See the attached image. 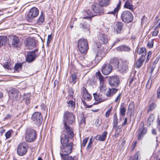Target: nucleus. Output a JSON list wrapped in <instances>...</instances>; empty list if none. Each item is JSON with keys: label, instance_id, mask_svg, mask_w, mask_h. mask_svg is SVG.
I'll use <instances>...</instances> for the list:
<instances>
[{"label": "nucleus", "instance_id": "obj_13", "mask_svg": "<svg viewBox=\"0 0 160 160\" xmlns=\"http://www.w3.org/2000/svg\"><path fill=\"white\" fill-rule=\"evenodd\" d=\"M10 92V98L13 101H18L20 99L21 95L18 90L13 88L11 90Z\"/></svg>", "mask_w": 160, "mask_h": 160}, {"label": "nucleus", "instance_id": "obj_60", "mask_svg": "<svg viewBox=\"0 0 160 160\" xmlns=\"http://www.w3.org/2000/svg\"><path fill=\"white\" fill-rule=\"evenodd\" d=\"M52 39V35H49L48 36V38L47 39V44L50 43L51 40Z\"/></svg>", "mask_w": 160, "mask_h": 160}, {"label": "nucleus", "instance_id": "obj_63", "mask_svg": "<svg viewBox=\"0 0 160 160\" xmlns=\"http://www.w3.org/2000/svg\"><path fill=\"white\" fill-rule=\"evenodd\" d=\"M158 33V30H155V31L153 32L152 34V36H156L157 35Z\"/></svg>", "mask_w": 160, "mask_h": 160}, {"label": "nucleus", "instance_id": "obj_55", "mask_svg": "<svg viewBox=\"0 0 160 160\" xmlns=\"http://www.w3.org/2000/svg\"><path fill=\"white\" fill-rule=\"evenodd\" d=\"M101 122L99 121L98 119H96L95 122V124L97 127H98L101 124Z\"/></svg>", "mask_w": 160, "mask_h": 160}, {"label": "nucleus", "instance_id": "obj_27", "mask_svg": "<svg viewBox=\"0 0 160 160\" xmlns=\"http://www.w3.org/2000/svg\"><path fill=\"white\" fill-rule=\"evenodd\" d=\"M123 23L121 22H118L117 23L116 29L117 33H120L121 31L123 29Z\"/></svg>", "mask_w": 160, "mask_h": 160}, {"label": "nucleus", "instance_id": "obj_59", "mask_svg": "<svg viewBox=\"0 0 160 160\" xmlns=\"http://www.w3.org/2000/svg\"><path fill=\"white\" fill-rule=\"evenodd\" d=\"M94 138H96V140H99L100 141H103L102 140H101L102 138H101V135H98Z\"/></svg>", "mask_w": 160, "mask_h": 160}, {"label": "nucleus", "instance_id": "obj_39", "mask_svg": "<svg viewBox=\"0 0 160 160\" xmlns=\"http://www.w3.org/2000/svg\"><path fill=\"white\" fill-rule=\"evenodd\" d=\"M22 64L21 63L16 64L14 66V69L16 71L18 72L22 69Z\"/></svg>", "mask_w": 160, "mask_h": 160}, {"label": "nucleus", "instance_id": "obj_51", "mask_svg": "<svg viewBox=\"0 0 160 160\" xmlns=\"http://www.w3.org/2000/svg\"><path fill=\"white\" fill-rule=\"evenodd\" d=\"M68 92H69V95L71 97H72L74 93V91L71 88H70L68 89Z\"/></svg>", "mask_w": 160, "mask_h": 160}, {"label": "nucleus", "instance_id": "obj_31", "mask_svg": "<svg viewBox=\"0 0 160 160\" xmlns=\"http://www.w3.org/2000/svg\"><path fill=\"white\" fill-rule=\"evenodd\" d=\"M121 4V1L119 0L118 3L117 5V7L114 9L113 11L108 12V13L112 14L115 15L116 13H117V16L118 12V11L120 9Z\"/></svg>", "mask_w": 160, "mask_h": 160}, {"label": "nucleus", "instance_id": "obj_40", "mask_svg": "<svg viewBox=\"0 0 160 160\" xmlns=\"http://www.w3.org/2000/svg\"><path fill=\"white\" fill-rule=\"evenodd\" d=\"M126 111V108L124 107H121L120 108V115H122V116H124L125 114V112Z\"/></svg>", "mask_w": 160, "mask_h": 160}, {"label": "nucleus", "instance_id": "obj_12", "mask_svg": "<svg viewBox=\"0 0 160 160\" xmlns=\"http://www.w3.org/2000/svg\"><path fill=\"white\" fill-rule=\"evenodd\" d=\"M28 146L25 143H22L20 144L17 148V152L20 156L25 155L27 152Z\"/></svg>", "mask_w": 160, "mask_h": 160}, {"label": "nucleus", "instance_id": "obj_32", "mask_svg": "<svg viewBox=\"0 0 160 160\" xmlns=\"http://www.w3.org/2000/svg\"><path fill=\"white\" fill-rule=\"evenodd\" d=\"M154 120V115L153 114H151L149 117L147 121V125L148 126H150L152 124Z\"/></svg>", "mask_w": 160, "mask_h": 160}, {"label": "nucleus", "instance_id": "obj_6", "mask_svg": "<svg viewBox=\"0 0 160 160\" xmlns=\"http://www.w3.org/2000/svg\"><path fill=\"white\" fill-rule=\"evenodd\" d=\"M121 18L123 22L128 23L132 21L133 17L131 12L127 10H125L122 12Z\"/></svg>", "mask_w": 160, "mask_h": 160}, {"label": "nucleus", "instance_id": "obj_28", "mask_svg": "<svg viewBox=\"0 0 160 160\" xmlns=\"http://www.w3.org/2000/svg\"><path fill=\"white\" fill-rule=\"evenodd\" d=\"M145 58L144 57H140L138 59L136 63V67L137 68H139L141 67Z\"/></svg>", "mask_w": 160, "mask_h": 160}, {"label": "nucleus", "instance_id": "obj_42", "mask_svg": "<svg viewBox=\"0 0 160 160\" xmlns=\"http://www.w3.org/2000/svg\"><path fill=\"white\" fill-rule=\"evenodd\" d=\"M139 155H140V152L139 151H137L134 154L133 158L131 160H138Z\"/></svg>", "mask_w": 160, "mask_h": 160}, {"label": "nucleus", "instance_id": "obj_9", "mask_svg": "<svg viewBox=\"0 0 160 160\" xmlns=\"http://www.w3.org/2000/svg\"><path fill=\"white\" fill-rule=\"evenodd\" d=\"M147 132V128L144 127V122H141L137 132L138 140H140L142 139Z\"/></svg>", "mask_w": 160, "mask_h": 160}, {"label": "nucleus", "instance_id": "obj_43", "mask_svg": "<svg viewBox=\"0 0 160 160\" xmlns=\"http://www.w3.org/2000/svg\"><path fill=\"white\" fill-rule=\"evenodd\" d=\"M108 132L107 131H105L103 132L101 135V138H102L101 140H102L103 141L105 140L106 138Z\"/></svg>", "mask_w": 160, "mask_h": 160}, {"label": "nucleus", "instance_id": "obj_23", "mask_svg": "<svg viewBox=\"0 0 160 160\" xmlns=\"http://www.w3.org/2000/svg\"><path fill=\"white\" fill-rule=\"evenodd\" d=\"M26 45L29 49H32L35 47V42L34 39L32 38L27 40Z\"/></svg>", "mask_w": 160, "mask_h": 160}, {"label": "nucleus", "instance_id": "obj_34", "mask_svg": "<svg viewBox=\"0 0 160 160\" xmlns=\"http://www.w3.org/2000/svg\"><path fill=\"white\" fill-rule=\"evenodd\" d=\"M44 21V17L43 16V12H42L38 20L37 23L38 25H41L42 24Z\"/></svg>", "mask_w": 160, "mask_h": 160}, {"label": "nucleus", "instance_id": "obj_30", "mask_svg": "<svg viewBox=\"0 0 160 160\" xmlns=\"http://www.w3.org/2000/svg\"><path fill=\"white\" fill-rule=\"evenodd\" d=\"M130 2V1H126L124 3V7L125 8L131 10L132 11H133V6Z\"/></svg>", "mask_w": 160, "mask_h": 160}, {"label": "nucleus", "instance_id": "obj_38", "mask_svg": "<svg viewBox=\"0 0 160 160\" xmlns=\"http://www.w3.org/2000/svg\"><path fill=\"white\" fill-rule=\"evenodd\" d=\"M157 106L156 104L154 103L153 102L151 104H150L149 106V108L148 109L147 112H149L150 111H152L153 109H155Z\"/></svg>", "mask_w": 160, "mask_h": 160}, {"label": "nucleus", "instance_id": "obj_50", "mask_svg": "<svg viewBox=\"0 0 160 160\" xmlns=\"http://www.w3.org/2000/svg\"><path fill=\"white\" fill-rule=\"evenodd\" d=\"M112 110V108L111 107L105 113V116L106 118H108L110 115L111 111Z\"/></svg>", "mask_w": 160, "mask_h": 160}, {"label": "nucleus", "instance_id": "obj_57", "mask_svg": "<svg viewBox=\"0 0 160 160\" xmlns=\"http://www.w3.org/2000/svg\"><path fill=\"white\" fill-rule=\"evenodd\" d=\"M151 83L149 82V80L147 82L146 85V88L148 89H149L151 88Z\"/></svg>", "mask_w": 160, "mask_h": 160}, {"label": "nucleus", "instance_id": "obj_26", "mask_svg": "<svg viewBox=\"0 0 160 160\" xmlns=\"http://www.w3.org/2000/svg\"><path fill=\"white\" fill-rule=\"evenodd\" d=\"M114 88L115 87H113L111 88H109L106 94V95L108 97L112 96L113 94H115L118 92V89L115 88Z\"/></svg>", "mask_w": 160, "mask_h": 160}, {"label": "nucleus", "instance_id": "obj_21", "mask_svg": "<svg viewBox=\"0 0 160 160\" xmlns=\"http://www.w3.org/2000/svg\"><path fill=\"white\" fill-rule=\"evenodd\" d=\"M111 65L116 69H118L120 64V62L117 58H114L111 59L110 62Z\"/></svg>", "mask_w": 160, "mask_h": 160}, {"label": "nucleus", "instance_id": "obj_24", "mask_svg": "<svg viewBox=\"0 0 160 160\" xmlns=\"http://www.w3.org/2000/svg\"><path fill=\"white\" fill-rule=\"evenodd\" d=\"M116 49L118 52H129L131 50L130 48L125 45H121L116 48Z\"/></svg>", "mask_w": 160, "mask_h": 160}, {"label": "nucleus", "instance_id": "obj_44", "mask_svg": "<svg viewBox=\"0 0 160 160\" xmlns=\"http://www.w3.org/2000/svg\"><path fill=\"white\" fill-rule=\"evenodd\" d=\"M113 129L115 130V132L120 133L122 131L121 129L119 128V127L117 126V125H113Z\"/></svg>", "mask_w": 160, "mask_h": 160}, {"label": "nucleus", "instance_id": "obj_7", "mask_svg": "<svg viewBox=\"0 0 160 160\" xmlns=\"http://www.w3.org/2000/svg\"><path fill=\"white\" fill-rule=\"evenodd\" d=\"M129 64L128 60L126 59H122L121 60V62L118 70L121 73H125L127 72L129 70Z\"/></svg>", "mask_w": 160, "mask_h": 160}, {"label": "nucleus", "instance_id": "obj_20", "mask_svg": "<svg viewBox=\"0 0 160 160\" xmlns=\"http://www.w3.org/2000/svg\"><path fill=\"white\" fill-rule=\"evenodd\" d=\"M98 40L100 42H99L101 43L102 44H107L108 42V37L104 33H100L98 36Z\"/></svg>", "mask_w": 160, "mask_h": 160}, {"label": "nucleus", "instance_id": "obj_62", "mask_svg": "<svg viewBox=\"0 0 160 160\" xmlns=\"http://www.w3.org/2000/svg\"><path fill=\"white\" fill-rule=\"evenodd\" d=\"M128 124V120L127 118H125L124 121L122 123V126H125Z\"/></svg>", "mask_w": 160, "mask_h": 160}, {"label": "nucleus", "instance_id": "obj_3", "mask_svg": "<svg viewBox=\"0 0 160 160\" xmlns=\"http://www.w3.org/2000/svg\"><path fill=\"white\" fill-rule=\"evenodd\" d=\"M75 118L73 114L68 111L64 112L63 115V123L65 130L70 136L71 138L73 137V133L70 127L67 124H72L75 122Z\"/></svg>", "mask_w": 160, "mask_h": 160}, {"label": "nucleus", "instance_id": "obj_36", "mask_svg": "<svg viewBox=\"0 0 160 160\" xmlns=\"http://www.w3.org/2000/svg\"><path fill=\"white\" fill-rule=\"evenodd\" d=\"M7 37L5 36L0 37V47L5 44L7 42Z\"/></svg>", "mask_w": 160, "mask_h": 160}, {"label": "nucleus", "instance_id": "obj_48", "mask_svg": "<svg viewBox=\"0 0 160 160\" xmlns=\"http://www.w3.org/2000/svg\"><path fill=\"white\" fill-rule=\"evenodd\" d=\"M88 139V138H85L83 140V143L81 145V147H85Z\"/></svg>", "mask_w": 160, "mask_h": 160}, {"label": "nucleus", "instance_id": "obj_41", "mask_svg": "<svg viewBox=\"0 0 160 160\" xmlns=\"http://www.w3.org/2000/svg\"><path fill=\"white\" fill-rule=\"evenodd\" d=\"M118 123V117L116 113H115L113 116V125H117Z\"/></svg>", "mask_w": 160, "mask_h": 160}, {"label": "nucleus", "instance_id": "obj_53", "mask_svg": "<svg viewBox=\"0 0 160 160\" xmlns=\"http://www.w3.org/2000/svg\"><path fill=\"white\" fill-rule=\"evenodd\" d=\"M137 144V141L133 142L132 143V144L131 145V147H132V149L131 150V151L132 152L133 150L135 148V147L136 146Z\"/></svg>", "mask_w": 160, "mask_h": 160}, {"label": "nucleus", "instance_id": "obj_61", "mask_svg": "<svg viewBox=\"0 0 160 160\" xmlns=\"http://www.w3.org/2000/svg\"><path fill=\"white\" fill-rule=\"evenodd\" d=\"M40 107L42 110L45 111L46 107L44 104L42 103L40 105Z\"/></svg>", "mask_w": 160, "mask_h": 160}, {"label": "nucleus", "instance_id": "obj_64", "mask_svg": "<svg viewBox=\"0 0 160 160\" xmlns=\"http://www.w3.org/2000/svg\"><path fill=\"white\" fill-rule=\"evenodd\" d=\"M12 116L10 114H8L7 115L6 117L4 118V120L9 119L11 118Z\"/></svg>", "mask_w": 160, "mask_h": 160}, {"label": "nucleus", "instance_id": "obj_2", "mask_svg": "<svg viewBox=\"0 0 160 160\" xmlns=\"http://www.w3.org/2000/svg\"><path fill=\"white\" fill-rule=\"evenodd\" d=\"M101 44L99 42H95L93 44L91 55L95 57L94 61L96 64H98L106 54L103 48H101Z\"/></svg>", "mask_w": 160, "mask_h": 160}, {"label": "nucleus", "instance_id": "obj_58", "mask_svg": "<svg viewBox=\"0 0 160 160\" xmlns=\"http://www.w3.org/2000/svg\"><path fill=\"white\" fill-rule=\"evenodd\" d=\"M82 92L84 94L87 93L88 92L86 88L84 87H83L82 88Z\"/></svg>", "mask_w": 160, "mask_h": 160}, {"label": "nucleus", "instance_id": "obj_4", "mask_svg": "<svg viewBox=\"0 0 160 160\" xmlns=\"http://www.w3.org/2000/svg\"><path fill=\"white\" fill-rule=\"evenodd\" d=\"M25 135L26 140L28 142L34 141L37 137L36 131L31 128L26 129Z\"/></svg>", "mask_w": 160, "mask_h": 160}, {"label": "nucleus", "instance_id": "obj_15", "mask_svg": "<svg viewBox=\"0 0 160 160\" xmlns=\"http://www.w3.org/2000/svg\"><path fill=\"white\" fill-rule=\"evenodd\" d=\"M39 14V11L36 7L32 8L28 12L27 16L30 20H32L37 17Z\"/></svg>", "mask_w": 160, "mask_h": 160}, {"label": "nucleus", "instance_id": "obj_25", "mask_svg": "<svg viewBox=\"0 0 160 160\" xmlns=\"http://www.w3.org/2000/svg\"><path fill=\"white\" fill-rule=\"evenodd\" d=\"M136 52L139 54H141V57H145L146 55V50L145 48L142 47L141 48H137L136 49Z\"/></svg>", "mask_w": 160, "mask_h": 160}, {"label": "nucleus", "instance_id": "obj_45", "mask_svg": "<svg viewBox=\"0 0 160 160\" xmlns=\"http://www.w3.org/2000/svg\"><path fill=\"white\" fill-rule=\"evenodd\" d=\"M157 128L159 132H160V114L158 116L157 122Z\"/></svg>", "mask_w": 160, "mask_h": 160}, {"label": "nucleus", "instance_id": "obj_11", "mask_svg": "<svg viewBox=\"0 0 160 160\" xmlns=\"http://www.w3.org/2000/svg\"><path fill=\"white\" fill-rule=\"evenodd\" d=\"M31 119L34 123L38 126L41 124L43 121L42 115L38 112H34L32 114Z\"/></svg>", "mask_w": 160, "mask_h": 160}, {"label": "nucleus", "instance_id": "obj_54", "mask_svg": "<svg viewBox=\"0 0 160 160\" xmlns=\"http://www.w3.org/2000/svg\"><path fill=\"white\" fill-rule=\"evenodd\" d=\"M11 134V132L8 131L5 134V136L6 139H8L10 138Z\"/></svg>", "mask_w": 160, "mask_h": 160}, {"label": "nucleus", "instance_id": "obj_5", "mask_svg": "<svg viewBox=\"0 0 160 160\" xmlns=\"http://www.w3.org/2000/svg\"><path fill=\"white\" fill-rule=\"evenodd\" d=\"M78 46L80 52L82 53H86L89 48L88 42L84 38H81L79 40Z\"/></svg>", "mask_w": 160, "mask_h": 160}, {"label": "nucleus", "instance_id": "obj_22", "mask_svg": "<svg viewBox=\"0 0 160 160\" xmlns=\"http://www.w3.org/2000/svg\"><path fill=\"white\" fill-rule=\"evenodd\" d=\"M96 75L97 77L98 78L100 82V90H102L103 89H104V90H105V86H104L103 85L104 79V77L101 75L100 71H98L96 72Z\"/></svg>", "mask_w": 160, "mask_h": 160}, {"label": "nucleus", "instance_id": "obj_52", "mask_svg": "<svg viewBox=\"0 0 160 160\" xmlns=\"http://www.w3.org/2000/svg\"><path fill=\"white\" fill-rule=\"evenodd\" d=\"M68 105L69 107H74L75 106V103L74 102L70 100L69 102L68 103Z\"/></svg>", "mask_w": 160, "mask_h": 160}, {"label": "nucleus", "instance_id": "obj_16", "mask_svg": "<svg viewBox=\"0 0 160 160\" xmlns=\"http://www.w3.org/2000/svg\"><path fill=\"white\" fill-rule=\"evenodd\" d=\"M72 143L70 142L68 145L62 146V148H61L62 152L61 154L67 155L70 154L72 152Z\"/></svg>", "mask_w": 160, "mask_h": 160}, {"label": "nucleus", "instance_id": "obj_56", "mask_svg": "<svg viewBox=\"0 0 160 160\" xmlns=\"http://www.w3.org/2000/svg\"><path fill=\"white\" fill-rule=\"evenodd\" d=\"M157 98L160 99V86L158 88L157 92Z\"/></svg>", "mask_w": 160, "mask_h": 160}, {"label": "nucleus", "instance_id": "obj_18", "mask_svg": "<svg viewBox=\"0 0 160 160\" xmlns=\"http://www.w3.org/2000/svg\"><path fill=\"white\" fill-rule=\"evenodd\" d=\"M65 133H62L61 136V144H62V146L68 145L70 144L69 143V139L68 138V135L67 134L66 131ZM68 134H69L68 133Z\"/></svg>", "mask_w": 160, "mask_h": 160}, {"label": "nucleus", "instance_id": "obj_47", "mask_svg": "<svg viewBox=\"0 0 160 160\" xmlns=\"http://www.w3.org/2000/svg\"><path fill=\"white\" fill-rule=\"evenodd\" d=\"M153 42H154L153 40L149 41L147 44L148 47L149 48H152L153 47Z\"/></svg>", "mask_w": 160, "mask_h": 160}, {"label": "nucleus", "instance_id": "obj_17", "mask_svg": "<svg viewBox=\"0 0 160 160\" xmlns=\"http://www.w3.org/2000/svg\"><path fill=\"white\" fill-rule=\"evenodd\" d=\"M112 66L109 63L104 64L102 67V72L105 75L110 74L112 70Z\"/></svg>", "mask_w": 160, "mask_h": 160}, {"label": "nucleus", "instance_id": "obj_33", "mask_svg": "<svg viewBox=\"0 0 160 160\" xmlns=\"http://www.w3.org/2000/svg\"><path fill=\"white\" fill-rule=\"evenodd\" d=\"M69 155H63V154H61V157L62 160H74L73 158L69 156Z\"/></svg>", "mask_w": 160, "mask_h": 160}, {"label": "nucleus", "instance_id": "obj_37", "mask_svg": "<svg viewBox=\"0 0 160 160\" xmlns=\"http://www.w3.org/2000/svg\"><path fill=\"white\" fill-rule=\"evenodd\" d=\"M30 95L27 94L25 95L24 99H25L26 103L27 105H28L30 102Z\"/></svg>", "mask_w": 160, "mask_h": 160}, {"label": "nucleus", "instance_id": "obj_1", "mask_svg": "<svg viewBox=\"0 0 160 160\" xmlns=\"http://www.w3.org/2000/svg\"><path fill=\"white\" fill-rule=\"evenodd\" d=\"M111 0H99L98 3L92 5L91 9H88L84 11V17L82 19H88L91 21L94 16L102 15L104 13L103 7H106L109 5Z\"/></svg>", "mask_w": 160, "mask_h": 160}, {"label": "nucleus", "instance_id": "obj_49", "mask_svg": "<svg viewBox=\"0 0 160 160\" xmlns=\"http://www.w3.org/2000/svg\"><path fill=\"white\" fill-rule=\"evenodd\" d=\"M85 94V98L86 99V100L88 101L90 100L92 98V96L90 95L88 92L87 93H86Z\"/></svg>", "mask_w": 160, "mask_h": 160}, {"label": "nucleus", "instance_id": "obj_29", "mask_svg": "<svg viewBox=\"0 0 160 160\" xmlns=\"http://www.w3.org/2000/svg\"><path fill=\"white\" fill-rule=\"evenodd\" d=\"M94 99L95 101L98 102V103H100L103 102V100L102 98V95L97 94L96 93H93Z\"/></svg>", "mask_w": 160, "mask_h": 160}, {"label": "nucleus", "instance_id": "obj_35", "mask_svg": "<svg viewBox=\"0 0 160 160\" xmlns=\"http://www.w3.org/2000/svg\"><path fill=\"white\" fill-rule=\"evenodd\" d=\"M71 81L70 82L73 85L74 84L77 82V77L75 74H72L70 77Z\"/></svg>", "mask_w": 160, "mask_h": 160}, {"label": "nucleus", "instance_id": "obj_46", "mask_svg": "<svg viewBox=\"0 0 160 160\" xmlns=\"http://www.w3.org/2000/svg\"><path fill=\"white\" fill-rule=\"evenodd\" d=\"M134 108V104L133 102L131 101L128 106V109L130 110H132Z\"/></svg>", "mask_w": 160, "mask_h": 160}, {"label": "nucleus", "instance_id": "obj_14", "mask_svg": "<svg viewBox=\"0 0 160 160\" xmlns=\"http://www.w3.org/2000/svg\"><path fill=\"white\" fill-rule=\"evenodd\" d=\"M38 51V49H36L32 51L28 52H27V56L26 57V61L29 62L34 61L38 57V55L36 54V52Z\"/></svg>", "mask_w": 160, "mask_h": 160}, {"label": "nucleus", "instance_id": "obj_8", "mask_svg": "<svg viewBox=\"0 0 160 160\" xmlns=\"http://www.w3.org/2000/svg\"><path fill=\"white\" fill-rule=\"evenodd\" d=\"M9 44L10 46H12L14 48L19 47L20 45V41L19 38L15 35L10 36L9 39Z\"/></svg>", "mask_w": 160, "mask_h": 160}, {"label": "nucleus", "instance_id": "obj_10", "mask_svg": "<svg viewBox=\"0 0 160 160\" xmlns=\"http://www.w3.org/2000/svg\"><path fill=\"white\" fill-rule=\"evenodd\" d=\"M108 82L110 86L117 88L120 84V78L118 76L115 75L109 77Z\"/></svg>", "mask_w": 160, "mask_h": 160}, {"label": "nucleus", "instance_id": "obj_19", "mask_svg": "<svg viewBox=\"0 0 160 160\" xmlns=\"http://www.w3.org/2000/svg\"><path fill=\"white\" fill-rule=\"evenodd\" d=\"M80 27L84 32L90 33V26L86 21H82L80 24Z\"/></svg>", "mask_w": 160, "mask_h": 160}]
</instances>
